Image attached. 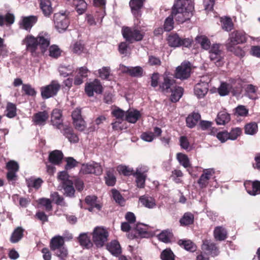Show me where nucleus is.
I'll return each mask as SVG.
<instances>
[{
	"mask_svg": "<svg viewBox=\"0 0 260 260\" xmlns=\"http://www.w3.org/2000/svg\"><path fill=\"white\" fill-rule=\"evenodd\" d=\"M50 35L43 32L40 33L36 37L32 35H27L23 40L27 51L34 57L39 56L38 48L40 50V53L44 55L50 45Z\"/></svg>",
	"mask_w": 260,
	"mask_h": 260,
	"instance_id": "f257e3e1",
	"label": "nucleus"
},
{
	"mask_svg": "<svg viewBox=\"0 0 260 260\" xmlns=\"http://www.w3.org/2000/svg\"><path fill=\"white\" fill-rule=\"evenodd\" d=\"M194 5L192 0H175L171 12L177 18L186 22L194 14Z\"/></svg>",
	"mask_w": 260,
	"mask_h": 260,
	"instance_id": "f03ea898",
	"label": "nucleus"
},
{
	"mask_svg": "<svg viewBox=\"0 0 260 260\" xmlns=\"http://www.w3.org/2000/svg\"><path fill=\"white\" fill-rule=\"evenodd\" d=\"M121 32L123 37L129 43L140 41L144 36V33L136 26H123Z\"/></svg>",
	"mask_w": 260,
	"mask_h": 260,
	"instance_id": "7ed1b4c3",
	"label": "nucleus"
},
{
	"mask_svg": "<svg viewBox=\"0 0 260 260\" xmlns=\"http://www.w3.org/2000/svg\"><path fill=\"white\" fill-rule=\"evenodd\" d=\"M209 57L210 60L216 65L219 67H222L224 62V53L222 50L221 44H213L209 50Z\"/></svg>",
	"mask_w": 260,
	"mask_h": 260,
	"instance_id": "20e7f679",
	"label": "nucleus"
},
{
	"mask_svg": "<svg viewBox=\"0 0 260 260\" xmlns=\"http://www.w3.org/2000/svg\"><path fill=\"white\" fill-rule=\"evenodd\" d=\"M61 85L57 80H52L50 84L40 87L41 95L43 99L46 100L56 96Z\"/></svg>",
	"mask_w": 260,
	"mask_h": 260,
	"instance_id": "39448f33",
	"label": "nucleus"
},
{
	"mask_svg": "<svg viewBox=\"0 0 260 260\" xmlns=\"http://www.w3.org/2000/svg\"><path fill=\"white\" fill-rule=\"evenodd\" d=\"M92 237V242L98 248L104 246L108 241L109 233L103 228L97 226L95 228L91 234Z\"/></svg>",
	"mask_w": 260,
	"mask_h": 260,
	"instance_id": "423d86ee",
	"label": "nucleus"
},
{
	"mask_svg": "<svg viewBox=\"0 0 260 260\" xmlns=\"http://www.w3.org/2000/svg\"><path fill=\"white\" fill-rule=\"evenodd\" d=\"M167 41L169 46L175 48L181 46L189 48L193 42L191 38H181L176 33L170 34L168 36Z\"/></svg>",
	"mask_w": 260,
	"mask_h": 260,
	"instance_id": "0eeeda50",
	"label": "nucleus"
},
{
	"mask_svg": "<svg viewBox=\"0 0 260 260\" xmlns=\"http://www.w3.org/2000/svg\"><path fill=\"white\" fill-rule=\"evenodd\" d=\"M247 41L245 33L239 30H235L229 34V37L226 43V47L229 50L235 45L243 44Z\"/></svg>",
	"mask_w": 260,
	"mask_h": 260,
	"instance_id": "6e6552de",
	"label": "nucleus"
},
{
	"mask_svg": "<svg viewBox=\"0 0 260 260\" xmlns=\"http://www.w3.org/2000/svg\"><path fill=\"white\" fill-rule=\"evenodd\" d=\"M53 20L55 27L59 32L66 30L70 23L66 12L55 13Z\"/></svg>",
	"mask_w": 260,
	"mask_h": 260,
	"instance_id": "1a4fd4ad",
	"label": "nucleus"
},
{
	"mask_svg": "<svg viewBox=\"0 0 260 260\" xmlns=\"http://www.w3.org/2000/svg\"><path fill=\"white\" fill-rule=\"evenodd\" d=\"M163 80L159 84V89L164 93H171L173 88L176 86V80L166 72L162 75Z\"/></svg>",
	"mask_w": 260,
	"mask_h": 260,
	"instance_id": "9d476101",
	"label": "nucleus"
},
{
	"mask_svg": "<svg viewBox=\"0 0 260 260\" xmlns=\"http://www.w3.org/2000/svg\"><path fill=\"white\" fill-rule=\"evenodd\" d=\"M191 71V64L189 61L183 62L175 71V77L183 80L187 79L190 76Z\"/></svg>",
	"mask_w": 260,
	"mask_h": 260,
	"instance_id": "9b49d317",
	"label": "nucleus"
},
{
	"mask_svg": "<svg viewBox=\"0 0 260 260\" xmlns=\"http://www.w3.org/2000/svg\"><path fill=\"white\" fill-rule=\"evenodd\" d=\"M6 169L8 170L6 174L7 180L14 184L17 180V172L19 171V166L18 164L14 160L9 161L6 165Z\"/></svg>",
	"mask_w": 260,
	"mask_h": 260,
	"instance_id": "f8f14e48",
	"label": "nucleus"
},
{
	"mask_svg": "<svg viewBox=\"0 0 260 260\" xmlns=\"http://www.w3.org/2000/svg\"><path fill=\"white\" fill-rule=\"evenodd\" d=\"M103 91V87L100 81L94 79L93 81L87 82L85 85V92L89 97L93 96L94 92L96 94H101Z\"/></svg>",
	"mask_w": 260,
	"mask_h": 260,
	"instance_id": "ddd939ff",
	"label": "nucleus"
},
{
	"mask_svg": "<svg viewBox=\"0 0 260 260\" xmlns=\"http://www.w3.org/2000/svg\"><path fill=\"white\" fill-rule=\"evenodd\" d=\"M215 171L213 169H204L203 173L198 180V184L200 188L203 189L207 187L209 180L214 175Z\"/></svg>",
	"mask_w": 260,
	"mask_h": 260,
	"instance_id": "4468645a",
	"label": "nucleus"
},
{
	"mask_svg": "<svg viewBox=\"0 0 260 260\" xmlns=\"http://www.w3.org/2000/svg\"><path fill=\"white\" fill-rule=\"evenodd\" d=\"M80 172L83 174H94L100 175L103 172L102 166L98 163L82 165Z\"/></svg>",
	"mask_w": 260,
	"mask_h": 260,
	"instance_id": "2eb2a0df",
	"label": "nucleus"
},
{
	"mask_svg": "<svg viewBox=\"0 0 260 260\" xmlns=\"http://www.w3.org/2000/svg\"><path fill=\"white\" fill-rule=\"evenodd\" d=\"M51 123L53 126L58 129L66 126L63 123L62 111L58 109H54L52 110L51 115Z\"/></svg>",
	"mask_w": 260,
	"mask_h": 260,
	"instance_id": "dca6fc26",
	"label": "nucleus"
},
{
	"mask_svg": "<svg viewBox=\"0 0 260 260\" xmlns=\"http://www.w3.org/2000/svg\"><path fill=\"white\" fill-rule=\"evenodd\" d=\"M49 117L48 112L45 110L35 113L32 117V121L35 125L44 126Z\"/></svg>",
	"mask_w": 260,
	"mask_h": 260,
	"instance_id": "f3484780",
	"label": "nucleus"
},
{
	"mask_svg": "<svg viewBox=\"0 0 260 260\" xmlns=\"http://www.w3.org/2000/svg\"><path fill=\"white\" fill-rule=\"evenodd\" d=\"M244 186L250 195L256 196L260 194V181H248L244 183Z\"/></svg>",
	"mask_w": 260,
	"mask_h": 260,
	"instance_id": "a211bd4d",
	"label": "nucleus"
},
{
	"mask_svg": "<svg viewBox=\"0 0 260 260\" xmlns=\"http://www.w3.org/2000/svg\"><path fill=\"white\" fill-rule=\"evenodd\" d=\"M63 135L72 143H77L79 142V137L72 127L66 125L60 129Z\"/></svg>",
	"mask_w": 260,
	"mask_h": 260,
	"instance_id": "6ab92c4d",
	"label": "nucleus"
},
{
	"mask_svg": "<svg viewBox=\"0 0 260 260\" xmlns=\"http://www.w3.org/2000/svg\"><path fill=\"white\" fill-rule=\"evenodd\" d=\"M174 19L179 24H182L185 22L182 19L177 18V16L174 15L173 13L171 12L170 15L165 20L164 28L165 31H170L174 28Z\"/></svg>",
	"mask_w": 260,
	"mask_h": 260,
	"instance_id": "aec40b11",
	"label": "nucleus"
},
{
	"mask_svg": "<svg viewBox=\"0 0 260 260\" xmlns=\"http://www.w3.org/2000/svg\"><path fill=\"white\" fill-rule=\"evenodd\" d=\"M202 249L208 251L213 256H217L219 253L218 248L216 244L209 240H203Z\"/></svg>",
	"mask_w": 260,
	"mask_h": 260,
	"instance_id": "412c9836",
	"label": "nucleus"
},
{
	"mask_svg": "<svg viewBox=\"0 0 260 260\" xmlns=\"http://www.w3.org/2000/svg\"><path fill=\"white\" fill-rule=\"evenodd\" d=\"M145 0H130L129 5L132 13L135 17L141 16V10L143 7Z\"/></svg>",
	"mask_w": 260,
	"mask_h": 260,
	"instance_id": "4be33fe9",
	"label": "nucleus"
},
{
	"mask_svg": "<svg viewBox=\"0 0 260 260\" xmlns=\"http://www.w3.org/2000/svg\"><path fill=\"white\" fill-rule=\"evenodd\" d=\"M209 85L207 82H201L197 84L194 88L195 95L199 99L204 97L208 91Z\"/></svg>",
	"mask_w": 260,
	"mask_h": 260,
	"instance_id": "5701e85b",
	"label": "nucleus"
},
{
	"mask_svg": "<svg viewBox=\"0 0 260 260\" xmlns=\"http://www.w3.org/2000/svg\"><path fill=\"white\" fill-rule=\"evenodd\" d=\"M107 249L114 256H118L122 252L121 248L119 242L112 240L106 245Z\"/></svg>",
	"mask_w": 260,
	"mask_h": 260,
	"instance_id": "b1692460",
	"label": "nucleus"
},
{
	"mask_svg": "<svg viewBox=\"0 0 260 260\" xmlns=\"http://www.w3.org/2000/svg\"><path fill=\"white\" fill-rule=\"evenodd\" d=\"M40 7L45 17H49L53 12L50 0H40Z\"/></svg>",
	"mask_w": 260,
	"mask_h": 260,
	"instance_id": "393cba45",
	"label": "nucleus"
},
{
	"mask_svg": "<svg viewBox=\"0 0 260 260\" xmlns=\"http://www.w3.org/2000/svg\"><path fill=\"white\" fill-rule=\"evenodd\" d=\"M141 205L148 209H153L156 206L155 199L148 195H143L139 198Z\"/></svg>",
	"mask_w": 260,
	"mask_h": 260,
	"instance_id": "a878e982",
	"label": "nucleus"
},
{
	"mask_svg": "<svg viewBox=\"0 0 260 260\" xmlns=\"http://www.w3.org/2000/svg\"><path fill=\"white\" fill-rule=\"evenodd\" d=\"M245 94L246 96L251 100L258 99V87L251 84L245 86Z\"/></svg>",
	"mask_w": 260,
	"mask_h": 260,
	"instance_id": "bb28decb",
	"label": "nucleus"
},
{
	"mask_svg": "<svg viewBox=\"0 0 260 260\" xmlns=\"http://www.w3.org/2000/svg\"><path fill=\"white\" fill-rule=\"evenodd\" d=\"M64 238L59 235L52 237L50 242V248L52 251L58 249L64 245Z\"/></svg>",
	"mask_w": 260,
	"mask_h": 260,
	"instance_id": "cd10ccee",
	"label": "nucleus"
},
{
	"mask_svg": "<svg viewBox=\"0 0 260 260\" xmlns=\"http://www.w3.org/2000/svg\"><path fill=\"white\" fill-rule=\"evenodd\" d=\"M115 173V170L113 168H110L106 171L104 179L107 185L109 186L115 185L116 182Z\"/></svg>",
	"mask_w": 260,
	"mask_h": 260,
	"instance_id": "c85d7f7f",
	"label": "nucleus"
},
{
	"mask_svg": "<svg viewBox=\"0 0 260 260\" xmlns=\"http://www.w3.org/2000/svg\"><path fill=\"white\" fill-rule=\"evenodd\" d=\"M147 172V170L144 171L142 172L138 169H137L135 173L134 174V176L136 178V183L138 187L143 188L145 186V180L146 179V173Z\"/></svg>",
	"mask_w": 260,
	"mask_h": 260,
	"instance_id": "c756f323",
	"label": "nucleus"
},
{
	"mask_svg": "<svg viewBox=\"0 0 260 260\" xmlns=\"http://www.w3.org/2000/svg\"><path fill=\"white\" fill-rule=\"evenodd\" d=\"M63 154L61 151L55 150L49 153V161L54 165H59L62 161Z\"/></svg>",
	"mask_w": 260,
	"mask_h": 260,
	"instance_id": "7c9ffc66",
	"label": "nucleus"
},
{
	"mask_svg": "<svg viewBox=\"0 0 260 260\" xmlns=\"http://www.w3.org/2000/svg\"><path fill=\"white\" fill-rule=\"evenodd\" d=\"M25 230L21 226H18L13 232L10 241L12 243L18 242L24 236Z\"/></svg>",
	"mask_w": 260,
	"mask_h": 260,
	"instance_id": "2f4dec72",
	"label": "nucleus"
},
{
	"mask_svg": "<svg viewBox=\"0 0 260 260\" xmlns=\"http://www.w3.org/2000/svg\"><path fill=\"white\" fill-rule=\"evenodd\" d=\"M177 244L190 252H194L197 250L196 244L189 239H180L178 241Z\"/></svg>",
	"mask_w": 260,
	"mask_h": 260,
	"instance_id": "473e14b6",
	"label": "nucleus"
},
{
	"mask_svg": "<svg viewBox=\"0 0 260 260\" xmlns=\"http://www.w3.org/2000/svg\"><path fill=\"white\" fill-rule=\"evenodd\" d=\"M194 220V215L189 212H185L180 219L179 222L181 226H186L193 224Z\"/></svg>",
	"mask_w": 260,
	"mask_h": 260,
	"instance_id": "72a5a7b5",
	"label": "nucleus"
},
{
	"mask_svg": "<svg viewBox=\"0 0 260 260\" xmlns=\"http://www.w3.org/2000/svg\"><path fill=\"white\" fill-rule=\"evenodd\" d=\"M78 242L80 245L86 248H90L92 247L93 243L90 240V236L87 233H82L78 237Z\"/></svg>",
	"mask_w": 260,
	"mask_h": 260,
	"instance_id": "f704fd0d",
	"label": "nucleus"
},
{
	"mask_svg": "<svg viewBox=\"0 0 260 260\" xmlns=\"http://www.w3.org/2000/svg\"><path fill=\"white\" fill-rule=\"evenodd\" d=\"M61 185L62 188L64 191V195L70 198L75 197V190L73 186V182L72 181L64 182Z\"/></svg>",
	"mask_w": 260,
	"mask_h": 260,
	"instance_id": "c9c22d12",
	"label": "nucleus"
},
{
	"mask_svg": "<svg viewBox=\"0 0 260 260\" xmlns=\"http://www.w3.org/2000/svg\"><path fill=\"white\" fill-rule=\"evenodd\" d=\"M141 115L137 110L134 111H127L125 120L132 123H135L141 117Z\"/></svg>",
	"mask_w": 260,
	"mask_h": 260,
	"instance_id": "e433bc0d",
	"label": "nucleus"
},
{
	"mask_svg": "<svg viewBox=\"0 0 260 260\" xmlns=\"http://www.w3.org/2000/svg\"><path fill=\"white\" fill-rule=\"evenodd\" d=\"M200 119L201 115L199 113L193 112L186 118V125L189 128H193L196 125Z\"/></svg>",
	"mask_w": 260,
	"mask_h": 260,
	"instance_id": "4c0bfd02",
	"label": "nucleus"
},
{
	"mask_svg": "<svg viewBox=\"0 0 260 260\" xmlns=\"http://www.w3.org/2000/svg\"><path fill=\"white\" fill-rule=\"evenodd\" d=\"M72 3L79 15H81L86 11L87 5L85 0H73Z\"/></svg>",
	"mask_w": 260,
	"mask_h": 260,
	"instance_id": "58836bf2",
	"label": "nucleus"
},
{
	"mask_svg": "<svg viewBox=\"0 0 260 260\" xmlns=\"http://www.w3.org/2000/svg\"><path fill=\"white\" fill-rule=\"evenodd\" d=\"M124 72L131 76L134 77H141L143 74V70L140 66L126 67Z\"/></svg>",
	"mask_w": 260,
	"mask_h": 260,
	"instance_id": "ea45409f",
	"label": "nucleus"
},
{
	"mask_svg": "<svg viewBox=\"0 0 260 260\" xmlns=\"http://www.w3.org/2000/svg\"><path fill=\"white\" fill-rule=\"evenodd\" d=\"M214 237L216 240L223 241L227 238V232L222 226H217L214 230Z\"/></svg>",
	"mask_w": 260,
	"mask_h": 260,
	"instance_id": "a19ab883",
	"label": "nucleus"
},
{
	"mask_svg": "<svg viewBox=\"0 0 260 260\" xmlns=\"http://www.w3.org/2000/svg\"><path fill=\"white\" fill-rule=\"evenodd\" d=\"M231 120L230 115L225 111L219 112L216 118V122L218 125H224Z\"/></svg>",
	"mask_w": 260,
	"mask_h": 260,
	"instance_id": "79ce46f5",
	"label": "nucleus"
},
{
	"mask_svg": "<svg viewBox=\"0 0 260 260\" xmlns=\"http://www.w3.org/2000/svg\"><path fill=\"white\" fill-rule=\"evenodd\" d=\"M171 92L172 94L170 96V100L171 102L176 103L178 102L182 96L183 88L176 85L175 87L173 88V89Z\"/></svg>",
	"mask_w": 260,
	"mask_h": 260,
	"instance_id": "37998d69",
	"label": "nucleus"
},
{
	"mask_svg": "<svg viewBox=\"0 0 260 260\" xmlns=\"http://www.w3.org/2000/svg\"><path fill=\"white\" fill-rule=\"evenodd\" d=\"M196 42L199 44L201 48L205 50H208L210 48L211 43L209 39L205 36H199L196 38Z\"/></svg>",
	"mask_w": 260,
	"mask_h": 260,
	"instance_id": "c03bdc74",
	"label": "nucleus"
},
{
	"mask_svg": "<svg viewBox=\"0 0 260 260\" xmlns=\"http://www.w3.org/2000/svg\"><path fill=\"white\" fill-rule=\"evenodd\" d=\"M222 28L227 31H231L233 29L234 23L231 18L225 16L220 18Z\"/></svg>",
	"mask_w": 260,
	"mask_h": 260,
	"instance_id": "a18cd8bd",
	"label": "nucleus"
},
{
	"mask_svg": "<svg viewBox=\"0 0 260 260\" xmlns=\"http://www.w3.org/2000/svg\"><path fill=\"white\" fill-rule=\"evenodd\" d=\"M49 55L53 58L57 59L61 56L62 50L56 45H50L48 48Z\"/></svg>",
	"mask_w": 260,
	"mask_h": 260,
	"instance_id": "49530a36",
	"label": "nucleus"
},
{
	"mask_svg": "<svg viewBox=\"0 0 260 260\" xmlns=\"http://www.w3.org/2000/svg\"><path fill=\"white\" fill-rule=\"evenodd\" d=\"M37 21V18L34 16L24 17L22 21L23 28L26 30L30 29Z\"/></svg>",
	"mask_w": 260,
	"mask_h": 260,
	"instance_id": "de8ad7c7",
	"label": "nucleus"
},
{
	"mask_svg": "<svg viewBox=\"0 0 260 260\" xmlns=\"http://www.w3.org/2000/svg\"><path fill=\"white\" fill-rule=\"evenodd\" d=\"M6 115L9 118L15 117L17 115V107L15 104L11 102H8L7 104Z\"/></svg>",
	"mask_w": 260,
	"mask_h": 260,
	"instance_id": "09e8293b",
	"label": "nucleus"
},
{
	"mask_svg": "<svg viewBox=\"0 0 260 260\" xmlns=\"http://www.w3.org/2000/svg\"><path fill=\"white\" fill-rule=\"evenodd\" d=\"M173 237V234L167 230L162 231L158 235V239L161 242L165 243H170Z\"/></svg>",
	"mask_w": 260,
	"mask_h": 260,
	"instance_id": "8fccbe9b",
	"label": "nucleus"
},
{
	"mask_svg": "<svg viewBox=\"0 0 260 260\" xmlns=\"http://www.w3.org/2000/svg\"><path fill=\"white\" fill-rule=\"evenodd\" d=\"M26 183L28 187L38 189L41 186L43 181L40 178L37 179L30 178L26 180Z\"/></svg>",
	"mask_w": 260,
	"mask_h": 260,
	"instance_id": "3c124183",
	"label": "nucleus"
},
{
	"mask_svg": "<svg viewBox=\"0 0 260 260\" xmlns=\"http://www.w3.org/2000/svg\"><path fill=\"white\" fill-rule=\"evenodd\" d=\"M97 197L95 196H88L85 198V202L88 205L100 210L102 206L97 203Z\"/></svg>",
	"mask_w": 260,
	"mask_h": 260,
	"instance_id": "603ef678",
	"label": "nucleus"
},
{
	"mask_svg": "<svg viewBox=\"0 0 260 260\" xmlns=\"http://www.w3.org/2000/svg\"><path fill=\"white\" fill-rule=\"evenodd\" d=\"M15 20V17L13 14L8 13L5 16L0 15V26H3L4 25V22H6L7 24H12Z\"/></svg>",
	"mask_w": 260,
	"mask_h": 260,
	"instance_id": "864d4df0",
	"label": "nucleus"
},
{
	"mask_svg": "<svg viewBox=\"0 0 260 260\" xmlns=\"http://www.w3.org/2000/svg\"><path fill=\"white\" fill-rule=\"evenodd\" d=\"M22 92H24L25 95L36 96L37 91L34 88L29 84H23L22 86Z\"/></svg>",
	"mask_w": 260,
	"mask_h": 260,
	"instance_id": "5fc2aeb1",
	"label": "nucleus"
},
{
	"mask_svg": "<svg viewBox=\"0 0 260 260\" xmlns=\"http://www.w3.org/2000/svg\"><path fill=\"white\" fill-rule=\"evenodd\" d=\"M54 254L59 260H66L68 256V250L67 248L64 246L54 251Z\"/></svg>",
	"mask_w": 260,
	"mask_h": 260,
	"instance_id": "6e6d98bb",
	"label": "nucleus"
},
{
	"mask_svg": "<svg viewBox=\"0 0 260 260\" xmlns=\"http://www.w3.org/2000/svg\"><path fill=\"white\" fill-rule=\"evenodd\" d=\"M177 159L184 168H187L190 166L189 160L187 155L180 152L178 153L177 154Z\"/></svg>",
	"mask_w": 260,
	"mask_h": 260,
	"instance_id": "4d7b16f0",
	"label": "nucleus"
},
{
	"mask_svg": "<svg viewBox=\"0 0 260 260\" xmlns=\"http://www.w3.org/2000/svg\"><path fill=\"white\" fill-rule=\"evenodd\" d=\"M72 51L77 54H81L84 52L85 48L84 44H83L80 41H77L75 42L71 47Z\"/></svg>",
	"mask_w": 260,
	"mask_h": 260,
	"instance_id": "13d9d810",
	"label": "nucleus"
},
{
	"mask_svg": "<svg viewBox=\"0 0 260 260\" xmlns=\"http://www.w3.org/2000/svg\"><path fill=\"white\" fill-rule=\"evenodd\" d=\"M245 133L248 135H254L258 129L257 124L255 122H250L245 125Z\"/></svg>",
	"mask_w": 260,
	"mask_h": 260,
	"instance_id": "bf43d9fd",
	"label": "nucleus"
},
{
	"mask_svg": "<svg viewBox=\"0 0 260 260\" xmlns=\"http://www.w3.org/2000/svg\"><path fill=\"white\" fill-rule=\"evenodd\" d=\"M160 256L162 260H175V256L170 248H167L161 252Z\"/></svg>",
	"mask_w": 260,
	"mask_h": 260,
	"instance_id": "052dcab7",
	"label": "nucleus"
},
{
	"mask_svg": "<svg viewBox=\"0 0 260 260\" xmlns=\"http://www.w3.org/2000/svg\"><path fill=\"white\" fill-rule=\"evenodd\" d=\"M111 192L115 201L119 205L123 206L124 204L125 200L120 193L115 189H112Z\"/></svg>",
	"mask_w": 260,
	"mask_h": 260,
	"instance_id": "680f3d73",
	"label": "nucleus"
},
{
	"mask_svg": "<svg viewBox=\"0 0 260 260\" xmlns=\"http://www.w3.org/2000/svg\"><path fill=\"white\" fill-rule=\"evenodd\" d=\"M117 171L119 173L122 174L124 176H128L131 175L134 176L135 173L133 169L125 166H119L117 167Z\"/></svg>",
	"mask_w": 260,
	"mask_h": 260,
	"instance_id": "e2e57ef3",
	"label": "nucleus"
},
{
	"mask_svg": "<svg viewBox=\"0 0 260 260\" xmlns=\"http://www.w3.org/2000/svg\"><path fill=\"white\" fill-rule=\"evenodd\" d=\"M231 87L230 84L226 82H222L218 88V92L221 96L226 95L229 93V89Z\"/></svg>",
	"mask_w": 260,
	"mask_h": 260,
	"instance_id": "0e129e2a",
	"label": "nucleus"
},
{
	"mask_svg": "<svg viewBox=\"0 0 260 260\" xmlns=\"http://www.w3.org/2000/svg\"><path fill=\"white\" fill-rule=\"evenodd\" d=\"M51 197L56 205L62 206H66L63 198L60 196L57 192H54L52 193Z\"/></svg>",
	"mask_w": 260,
	"mask_h": 260,
	"instance_id": "69168bd1",
	"label": "nucleus"
},
{
	"mask_svg": "<svg viewBox=\"0 0 260 260\" xmlns=\"http://www.w3.org/2000/svg\"><path fill=\"white\" fill-rule=\"evenodd\" d=\"M180 146L182 149L189 151L191 147L188 139L186 136H182L179 138Z\"/></svg>",
	"mask_w": 260,
	"mask_h": 260,
	"instance_id": "338daca9",
	"label": "nucleus"
},
{
	"mask_svg": "<svg viewBox=\"0 0 260 260\" xmlns=\"http://www.w3.org/2000/svg\"><path fill=\"white\" fill-rule=\"evenodd\" d=\"M148 226L146 224L138 223L136 225V230L139 235H148Z\"/></svg>",
	"mask_w": 260,
	"mask_h": 260,
	"instance_id": "774afa93",
	"label": "nucleus"
}]
</instances>
